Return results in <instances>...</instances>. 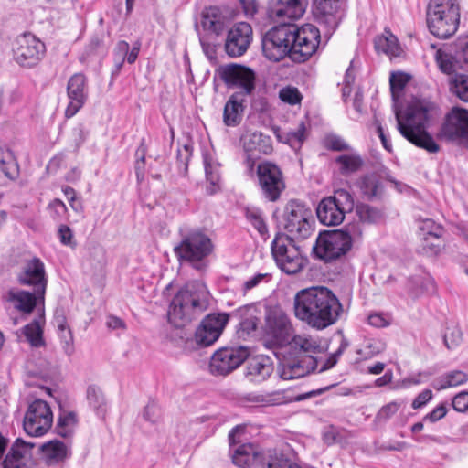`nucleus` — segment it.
I'll use <instances>...</instances> for the list:
<instances>
[{
    "label": "nucleus",
    "mask_w": 468,
    "mask_h": 468,
    "mask_svg": "<svg viewBox=\"0 0 468 468\" xmlns=\"http://www.w3.org/2000/svg\"><path fill=\"white\" fill-rule=\"evenodd\" d=\"M284 229L296 239H307L313 233L314 216L311 208L296 199L290 200L283 210Z\"/></svg>",
    "instance_id": "obj_11"
},
{
    "label": "nucleus",
    "mask_w": 468,
    "mask_h": 468,
    "mask_svg": "<svg viewBox=\"0 0 468 468\" xmlns=\"http://www.w3.org/2000/svg\"><path fill=\"white\" fill-rule=\"evenodd\" d=\"M198 37L203 52L207 58L210 60L215 59L217 57L216 42L210 39L209 35L203 34L201 31H198Z\"/></svg>",
    "instance_id": "obj_58"
},
{
    "label": "nucleus",
    "mask_w": 468,
    "mask_h": 468,
    "mask_svg": "<svg viewBox=\"0 0 468 468\" xmlns=\"http://www.w3.org/2000/svg\"><path fill=\"white\" fill-rule=\"evenodd\" d=\"M287 345H289V352L301 358L314 357L313 355L320 350L318 340L307 335H292Z\"/></svg>",
    "instance_id": "obj_35"
},
{
    "label": "nucleus",
    "mask_w": 468,
    "mask_h": 468,
    "mask_svg": "<svg viewBox=\"0 0 468 468\" xmlns=\"http://www.w3.org/2000/svg\"><path fill=\"white\" fill-rule=\"evenodd\" d=\"M386 350V344L380 339L371 338L364 342L356 353L361 360H368Z\"/></svg>",
    "instance_id": "obj_48"
},
{
    "label": "nucleus",
    "mask_w": 468,
    "mask_h": 468,
    "mask_svg": "<svg viewBox=\"0 0 468 468\" xmlns=\"http://www.w3.org/2000/svg\"><path fill=\"white\" fill-rule=\"evenodd\" d=\"M271 251L277 266L288 275L300 272L307 262L293 238L285 233L276 234L271 244Z\"/></svg>",
    "instance_id": "obj_8"
},
{
    "label": "nucleus",
    "mask_w": 468,
    "mask_h": 468,
    "mask_svg": "<svg viewBox=\"0 0 468 468\" xmlns=\"http://www.w3.org/2000/svg\"><path fill=\"white\" fill-rule=\"evenodd\" d=\"M44 460L37 463L38 468H64V463L70 458L72 452L69 444L58 440H52L38 447Z\"/></svg>",
    "instance_id": "obj_28"
},
{
    "label": "nucleus",
    "mask_w": 468,
    "mask_h": 468,
    "mask_svg": "<svg viewBox=\"0 0 468 468\" xmlns=\"http://www.w3.org/2000/svg\"><path fill=\"white\" fill-rule=\"evenodd\" d=\"M256 176L261 196L270 202H276L286 187L281 168L274 163L263 161L258 164Z\"/></svg>",
    "instance_id": "obj_15"
},
{
    "label": "nucleus",
    "mask_w": 468,
    "mask_h": 468,
    "mask_svg": "<svg viewBox=\"0 0 468 468\" xmlns=\"http://www.w3.org/2000/svg\"><path fill=\"white\" fill-rule=\"evenodd\" d=\"M374 46L377 52L384 53L388 57H399L401 53L398 38L389 30H385L382 35L377 36Z\"/></svg>",
    "instance_id": "obj_38"
},
{
    "label": "nucleus",
    "mask_w": 468,
    "mask_h": 468,
    "mask_svg": "<svg viewBox=\"0 0 468 468\" xmlns=\"http://www.w3.org/2000/svg\"><path fill=\"white\" fill-rule=\"evenodd\" d=\"M271 279V275L269 273H256L253 276L248 278L241 286V292L246 294L249 291L256 288L261 283H267Z\"/></svg>",
    "instance_id": "obj_57"
},
{
    "label": "nucleus",
    "mask_w": 468,
    "mask_h": 468,
    "mask_svg": "<svg viewBox=\"0 0 468 468\" xmlns=\"http://www.w3.org/2000/svg\"><path fill=\"white\" fill-rule=\"evenodd\" d=\"M13 58L22 68L37 66L46 54L45 44L31 33L18 36L13 44Z\"/></svg>",
    "instance_id": "obj_13"
},
{
    "label": "nucleus",
    "mask_w": 468,
    "mask_h": 468,
    "mask_svg": "<svg viewBox=\"0 0 468 468\" xmlns=\"http://www.w3.org/2000/svg\"><path fill=\"white\" fill-rule=\"evenodd\" d=\"M247 97L240 93L229 96L223 111V122L226 126L236 127L241 122Z\"/></svg>",
    "instance_id": "obj_34"
},
{
    "label": "nucleus",
    "mask_w": 468,
    "mask_h": 468,
    "mask_svg": "<svg viewBox=\"0 0 468 468\" xmlns=\"http://www.w3.org/2000/svg\"><path fill=\"white\" fill-rule=\"evenodd\" d=\"M48 209L49 210L50 217L55 221H58V222L65 219L68 216V208H67L65 203L58 198L52 200L48 204Z\"/></svg>",
    "instance_id": "obj_55"
},
{
    "label": "nucleus",
    "mask_w": 468,
    "mask_h": 468,
    "mask_svg": "<svg viewBox=\"0 0 468 468\" xmlns=\"http://www.w3.org/2000/svg\"><path fill=\"white\" fill-rule=\"evenodd\" d=\"M104 36L101 33L93 34L89 42L83 48V50L79 56V60L82 64L88 63L94 58L98 57L101 53H104Z\"/></svg>",
    "instance_id": "obj_40"
},
{
    "label": "nucleus",
    "mask_w": 468,
    "mask_h": 468,
    "mask_svg": "<svg viewBox=\"0 0 468 468\" xmlns=\"http://www.w3.org/2000/svg\"><path fill=\"white\" fill-rule=\"evenodd\" d=\"M294 314L309 326L323 330L340 318L343 305L336 295L326 287H310L294 296Z\"/></svg>",
    "instance_id": "obj_3"
},
{
    "label": "nucleus",
    "mask_w": 468,
    "mask_h": 468,
    "mask_svg": "<svg viewBox=\"0 0 468 468\" xmlns=\"http://www.w3.org/2000/svg\"><path fill=\"white\" fill-rule=\"evenodd\" d=\"M307 0H269L267 16L279 25H293L305 12Z\"/></svg>",
    "instance_id": "obj_18"
},
{
    "label": "nucleus",
    "mask_w": 468,
    "mask_h": 468,
    "mask_svg": "<svg viewBox=\"0 0 468 468\" xmlns=\"http://www.w3.org/2000/svg\"><path fill=\"white\" fill-rule=\"evenodd\" d=\"M38 315L23 328L27 340L32 346L39 347L44 345L43 326L45 324L44 308H37Z\"/></svg>",
    "instance_id": "obj_37"
},
{
    "label": "nucleus",
    "mask_w": 468,
    "mask_h": 468,
    "mask_svg": "<svg viewBox=\"0 0 468 468\" xmlns=\"http://www.w3.org/2000/svg\"><path fill=\"white\" fill-rule=\"evenodd\" d=\"M67 95L69 100L65 110V117H73L85 104L88 99V80L82 73L72 75L67 84Z\"/></svg>",
    "instance_id": "obj_25"
},
{
    "label": "nucleus",
    "mask_w": 468,
    "mask_h": 468,
    "mask_svg": "<svg viewBox=\"0 0 468 468\" xmlns=\"http://www.w3.org/2000/svg\"><path fill=\"white\" fill-rule=\"evenodd\" d=\"M357 184L362 195L367 199L380 197L383 185L377 175H366L358 180Z\"/></svg>",
    "instance_id": "obj_41"
},
{
    "label": "nucleus",
    "mask_w": 468,
    "mask_h": 468,
    "mask_svg": "<svg viewBox=\"0 0 468 468\" xmlns=\"http://www.w3.org/2000/svg\"><path fill=\"white\" fill-rule=\"evenodd\" d=\"M0 171L10 178L15 179L19 173V167L13 151L5 145L0 146Z\"/></svg>",
    "instance_id": "obj_43"
},
{
    "label": "nucleus",
    "mask_w": 468,
    "mask_h": 468,
    "mask_svg": "<svg viewBox=\"0 0 468 468\" xmlns=\"http://www.w3.org/2000/svg\"><path fill=\"white\" fill-rule=\"evenodd\" d=\"M391 316L384 313H372L367 317L370 325L378 328L388 326L391 324Z\"/></svg>",
    "instance_id": "obj_61"
},
{
    "label": "nucleus",
    "mask_w": 468,
    "mask_h": 468,
    "mask_svg": "<svg viewBox=\"0 0 468 468\" xmlns=\"http://www.w3.org/2000/svg\"><path fill=\"white\" fill-rule=\"evenodd\" d=\"M229 322L227 314H207L196 330L195 338L197 345L209 346L221 335Z\"/></svg>",
    "instance_id": "obj_22"
},
{
    "label": "nucleus",
    "mask_w": 468,
    "mask_h": 468,
    "mask_svg": "<svg viewBox=\"0 0 468 468\" xmlns=\"http://www.w3.org/2000/svg\"><path fill=\"white\" fill-rule=\"evenodd\" d=\"M16 280L20 285L32 287L38 295L45 294L48 277L44 262L37 257L25 261Z\"/></svg>",
    "instance_id": "obj_19"
},
{
    "label": "nucleus",
    "mask_w": 468,
    "mask_h": 468,
    "mask_svg": "<svg viewBox=\"0 0 468 468\" xmlns=\"http://www.w3.org/2000/svg\"><path fill=\"white\" fill-rule=\"evenodd\" d=\"M87 131L85 130V126L82 123H79L71 130V141L72 147L74 151H78L82 144L86 141L87 138Z\"/></svg>",
    "instance_id": "obj_60"
},
{
    "label": "nucleus",
    "mask_w": 468,
    "mask_h": 468,
    "mask_svg": "<svg viewBox=\"0 0 468 468\" xmlns=\"http://www.w3.org/2000/svg\"><path fill=\"white\" fill-rule=\"evenodd\" d=\"M240 143L247 154L245 164L249 173L253 171L255 165V158L250 154H270L272 152L271 138L261 132L246 129L240 136Z\"/></svg>",
    "instance_id": "obj_20"
},
{
    "label": "nucleus",
    "mask_w": 468,
    "mask_h": 468,
    "mask_svg": "<svg viewBox=\"0 0 468 468\" xmlns=\"http://www.w3.org/2000/svg\"><path fill=\"white\" fill-rule=\"evenodd\" d=\"M86 399L95 414L103 418L107 411V400L101 388L96 385H89L86 390Z\"/></svg>",
    "instance_id": "obj_39"
},
{
    "label": "nucleus",
    "mask_w": 468,
    "mask_h": 468,
    "mask_svg": "<svg viewBox=\"0 0 468 468\" xmlns=\"http://www.w3.org/2000/svg\"><path fill=\"white\" fill-rule=\"evenodd\" d=\"M229 24L228 16L218 6H208L201 12L200 21L196 25L197 32L202 28L203 34L220 36Z\"/></svg>",
    "instance_id": "obj_29"
},
{
    "label": "nucleus",
    "mask_w": 468,
    "mask_h": 468,
    "mask_svg": "<svg viewBox=\"0 0 468 468\" xmlns=\"http://www.w3.org/2000/svg\"><path fill=\"white\" fill-rule=\"evenodd\" d=\"M210 292L201 281L187 282L174 296L168 309V321L183 327L204 313L209 306Z\"/></svg>",
    "instance_id": "obj_4"
},
{
    "label": "nucleus",
    "mask_w": 468,
    "mask_h": 468,
    "mask_svg": "<svg viewBox=\"0 0 468 468\" xmlns=\"http://www.w3.org/2000/svg\"><path fill=\"white\" fill-rule=\"evenodd\" d=\"M235 316L239 318V333L246 337L254 332L260 324V311L254 305L239 308Z\"/></svg>",
    "instance_id": "obj_36"
},
{
    "label": "nucleus",
    "mask_w": 468,
    "mask_h": 468,
    "mask_svg": "<svg viewBox=\"0 0 468 468\" xmlns=\"http://www.w3.org/2000/svg\"><path fill=\"white\" fill-rule=\"evenodd\" d=\"M244 432V427L236 426L229 432V447L233 463L241 468H247L258 460L257 446L252 443L238 445L239 435Z\"/></svg>",
    "instance_id": "obj_23"
},
{
    "label": "nucleus",
    "mask_w": 468,
    "mask_h": 468,
    "mask_svg": "<svg viewBox=\"0 0 468 468\" xmlns=\"http://www.w3.org/2000/svg\"><path fill=\"white\" fill-rule=\"evenodd\" d=\"M264 332L268 337V345L283 346L293 335V327L288 315L281 308L270 307L265 314Z\"/></svg>",
    "instance_id": "obj_14"
},
{
    "label": "nucleus",
    "mask_w": 468,
    "mask_h": 468,
    "mask_svg": "<svg viewBox=\"0 0 468 468\" xmlns=\"http://www.w3.org/2000/svg\"><path fill=\"white\" fill-rule=\"evenodd\" d=\"M260 463L261 468H292L296 465L284 453L278 451H269Z\"/></svg>",
    "instance_id": "obj_46"
},
{
    "label": "nucleus",
    "mask_w": 468,
    "mask_h": 468,
    "mask_svg": "<svg viewBox=\"0 0 468 468\" xmlns=\"http://www.w3.org/2000/svg\"><path fill=\"white\" fill-rule=\"evenodd\" d=\"M362 234L363 230L357 222L349 223L339 229L324 231L319 234L313 247L314 254L325 262L339 260L351 250Z\"/></svg>",
    "instance_id": "obj_6"
},
{
    "label": "nucleus",
    "mask_w": 468,
    "mask_h": 468,
    "mask_svg": "<svg viewBox=\"0 0 468 468\" xmlns=\"http://www.w3.org/2000/svg\"><path fill=\"white\" fill-rule=\"evenodd\" d=\"M204 164L206 178L208 183L207 186V193L208 195H213L220 189V175L218 167L209 164L207 158L205 159Z\"/></svg>",
    "instance_id": "obj_51"
},
{
    "label": "nucleus",
    "mask_w": 468,
    "mask_h": 468,
    "mask_svg": "<svg viewBox=\"0 0 468 468\" xmlns=\"http://www.w3.org/2000/svg\"><path fill=\"white\" fill-rule=\"evenodd\" d=\"M358 218L366 223H377L383 218V212L368 204H358L356 207Z\"/></svg>",
    "instance_id": "obj_50"
},
{
    "label": "nucleus",
    "mask_w": 468,
    "mask_h": 468,
    "mask_svg": "<svg viewBox=\"0 0 468 468\" xmlns=\"http://www.w3.org/2000/svg\"><path fill=\"white\" fill-rule=\"evenodd\" d=\"M280 99L290 105H296L301 103L303 96L299 90L295 87L282 88L279 92Z\"/></svg>",
    "instance_id": "obj_56"
},
{
    "label": "nucleus",
    "mask_w": 468,
    "mask_h": 468,
    "mask_svg": "<svg viewBox=\"0 0 468 468\" xmlns=\"http://www.w3.org/2000/svg\"><path fill=\"white\" fill-rule=\"evenodd\" d=\"M216 73L227 88L239 90L235 93L250 96L255 90L256 74L249 67L229 63L219 66Z\"/></svg>",
    "instance_id": "obj_12"
},
{
    "label": "nucleus",
    "mask_w": 468,
    "mask_h": 468,
    "mask_svg": "<svg viewBox=\"0 0 468 468\" xmlns=\"http://www.w3.org/2000/svg\"><path fill=\"white\" fill-rule=\"evenodd\" d=\"M274 369L271 357L257 356L249 360L245 376L252 383H261L271 377Z\"/></svg>",
    "instance_id": "obj_32"
},
{
    "label": "nucleus",
    "mask_w": 468,
    "mask_h": 468,
    "mask_svg": "<svg viewBox=\"0 0 468 468\" xmlns=\"http://www.w3.org/2000/svg\"><path fill=\"white\" fill-rule=\"evenodd\" d=\"M316 367L317 362L314 357L301 358L288 352V355L280 361L277 371L281 378L292 380L306 376Z\"/></svg>",
    "instance_id": "obj_24"
},
{
    "label": "nucleus",
    "mask_w": 468,
    "mask_h": 468,
    "mask_svg": "<svg viewBox=\"0 0 468 468\" xmlns=\"http://www.w3.org/2000/svg\"><path fill=\"white\" fill-rule=\"evenodd\" d=\"M140 48L141 42L139 40L133 43L131 49L125 40H120L116 43L112 51L113 69L111 73L112 79H115L120 74L125 61L129 64H133L136 61Z\"/></svg>",
    "instance_id": "obj_30"
},
{
    "label": "nucleus",
    "mask_w": 468,
    "mask_h": 468,
    "mask_svg": "<svg viewBox=\"0 0 468 468\" xmlns=\"http://www.w3.org/2000/svg\"><path fill=\"white\" fill-rule=\"evenodd\" d=\"M321 43L320 29L312 24L302 27L279 25L269 30L262 39L264 56L278 62L285 57L292 61H307L317 50Z\"/></svg>",
    "instance_id": "obj_1"
},
{
    "label": "nucleus",
    "mask_w": 468,
    "mask_h": 468,
    "mask_svg": "<svg viewBox=\"0 0 468 468\" xmlns=\"http://www.w3.org/2000/svg\"><path fill=\"white\" fill-rule=\"evenodd\" d=\"M77 424V414L73 411L63 410L58 415L56 424V432L60 437L70 438L76 431Z\"/></svg>",
    "instance_id": "obj_42"
},
{
    "label": "nucleus",
    "mask_w": 468,
    "mask_h": 468,
    "mask_svg": "<svg viewBox=\"0 0 468 468\" xmlns=\"http://www.w3.org/2000/svg\"><path fill=\"white\" fill-rule=\"evenodd\" d=\"M306 125L304 122H301L294 131H288L284 133L285 143L289 144L292 147L301 148L303 142L306 140Z\"/></svg>",
    "instance_id": "obj_53"
},
{
    "label": "nucleus",
    "mask_w": 468,
    "mask_h": 468,
    "mask_svg": "<svg viewBox=\"0 0 468 468\" xmlns=\"http://www.w3.org/2000/svg\"><path fill=\"white\" fill-rule=\"evenodd\" d=\"M252 39V28L250 24L240 22L233 26L227 34L225 51L231 58L242 56Z\"/></svg>",
    "instance_id": "obj_26"
},
{
    "label": "nucleus",
    "mask_w": 468,
    "mask_h": 468,
    "mask_svg": "<svg viewBox=\"0 0 468 468\" xmlns=\"http://www.w3.org/2000/svg\"><path fill=\"white\" fill-rule=\"evenodd\" d=\"M467 380L468 375L465 372L462 370H453L436 378L432 386L437 390H442L464 384Z\"/></svg>",
    "instance_id": "obj_45"
},
{
    "label": "nucleus",
    "mask_w": 468,
    "mask_h": 468,
    "mask_svg": "<svg viewBox=\"0 0 468 468\" xmlns=\"http://www.w3.org/2000/svg\"><path fill=\"white\" fill-rule=\"evenodd\" d=\"M442 112L440 105L428 100H419L408 106L404 115L400 111H395L397 128L400 134L415 146L435 154L440 151V145L428 128L436 124Z\"/></svg>",
    "instance_id": "obj_2"
},
{
    "label": "nucleus",
    "mask_w": 468,
    "mask_h": 468,
    "mask_svg": "<svg viewBox=\"0 0 468 468\" xmlns=\"http://www.w3.org/2000/svg\"><path fill=\"white\" fill-rule=\"evenodd\" d=\"M420 230L423 232L421 252L427 256L438 255L441 249L440 238L443 231L442 228L431 219H425Z\"/></svg>",
    "instance_id": "obj_31"
},
{
    "label": "nucleus",
    "mask_w": 468,
    "mask_h": 468,
    "mask_svg": "<svg viewBox=\"0 0 468 468\" xmlns=\"http://www.w3.org/2000/svg\"><path fill=\"white\" fill-rule=\"evenodd\" d=\"M410 78L407 74L402 72L392 73L389 79L390 90L392 95L401 92L407 85Z\"/></svg>",
    "instance_id": "obj_59"
},
{
    "label": "nucleus",
    "mask_w": 468,
    "mask_h": 468,
    "mask_svg": "<svg viewBox=\"0 0 468 468\" xmlns=\"http://www.w3.org/2000/svg\"><path fill=\"white\" fill-rule=\"evenodd\" d=\"M250 356L245 346L222 347L211 356L209 371L214 376H226L238 368Z\"/></svg>",
    "instance_id": "obj_17"
},
{
    "label": "nucleus",
    "mask_w": 468,
    "mask_h": 468,
    "mask_svg": "<svg viewBox=\"0 0 468 468\" xmlns=\"http://www.w3.org/2000/svg\"><path fill=\"white\" fill-rule=\"evenodd\" d=\"M58 238L61 244L69 247H75L76 242L73 239V231L67 225H60L58 229Z\"/></svg>",
    "instance_id": "obj_64"
},
{
    "label": "nucleus",
    "mask_w": 468,
    "mask_h": 468,
    "mask_svg": "<svg viewBox=\"0 0 468 468\" xmlns=\"http://www.w3.org/2000/svg\"><path fill=\"white\" fill-rule=\"evenodd\" d=\"M193 147L191 144H184L177 150V164L179 169H183L185 172L187 170L188 162L192 155Z\"/></svg>",
    "instance_id": "obj_62"
},
{
    "label": "nucleus",
    "mask_w": 468,
    "mask_h": 468,
    "mask_svg": "<svg viewBox=\"0 0 468 468\" xmlns=\"http://www.w3.org/2000/svg\"><path fill=\"white\" fill-rule=\"evenodd\" d=\"M52 423L53 413L47 401L36 399L29 403L23 421L24 430L28 435L41 437L50 430Z\"/></svg>",
    "instance_id": "obj_16"
},
{
    "label": "nucleus",
    "mask_w": 468,
    "mask_h": 468,
    "mask_svg": "<svg viewBox=\"0 0 468 468\" xmlns=\"http://www.w3.org/2000/svg\"><path fill=\"white\" fill-rule=\"evenodd\" d=\"M8 302L14 304V307L23 314H30L40 303L44 304L45 294L38 295L36 292L10 290L6 294Z\"/></svg>",
    "instance_id": "obj_33"
},
{
    "label": "nucleus",
    "mask_w": 468,
    "mask_h": 468,
    "mask_svg": "<svg viewBox=\"0 0 468 468\" xmlns=\"http://www.w3.org/2000/svg\"><path fill=\"white\" fill-rule=\"evenodd\" d=\"M436 138L468 148V109L453 106L444 115Z\"/></svg>",
    "instance_id": "obj_10"
},
{
    "label": "nucleus",
    "mask_w": 468,
    "mask_h": 468,
    "mask_svg": "<svg viewBox=\"0 0 468 468\" xmlns=\"http://www.w3.org/2000/svg\"><path fill=\"white\" fill-rule=\"evenodd\" d=\"M460 8L456 0H431L427 8V25L438 38L452 37L459 27Z\"/></svg>",
    "instance_id": "obj_7"
},
{
    "label": "nucleus",
    "mask_w": 468,
    "mask_h": 468,
    "mask_svg": "<svg viewBox=\"0 0 468 468\" xmlns=\"http://www.w3.org/2000/svg\"><path fill=\"white\" fill-rule=\"evenodd\" d=\"M354 197L346 189H337L332 196L324 197L316 207L319 222L324 226H338L346 213L354 209Z\"/></svg>",
    "instance_id": "obj_9"
},
{
    "label": "nucleus",
    "mask_w": 468,
    "mask_h": 468,
    "mask_svg": "<svg viewBox=\"0 0 468 468\" xmlns=\"http://www.w3.org/2000/svg\"><path fill=\"white\" fill-rule=\"evenodd\" d=\"M35 444L16 439L3 459L4 468H38L33 458Z\"/></svg>",
    "instance_id": "obj_27"
},
{
    "label": "nucleus",
    "mask_w": 468,
    "mask_h": 468,
    "mask_svg": "<svg viewBox=\"0 0 468 468\" xmlns=\"http://www.w3.org/2000/svg\"><path fill=\"white\" fill-rule=\"evenodd\" d=\"M245 218L249 223L258 231L263 239L268 237V227L265 222L263 212L258 207H246L244 210Z\"/></svg>",
    "instance_id": "obj_47"
},
{
    "label": "nucleus",
    "mask_w": 468,
    "mask_h": 468,
    "mask_svg": "<svg viewBox=\"0 0 468 468\" xmlns=\"http://www.w3.org/2000/svg\"><path fill=\"white\" fill-rule=\"evenodd\" d=\"M179 236L180 240L173 249L177 261L199 271L207 270L215 250L207 230L199 227H182Z\"/></svg>",
    "instance_id": "obj_5"
},
{
    "label": "nucleus",
    "mask_w": 468,
    "mask_h": 468,
    "mask_svg": "<svg viewBox=\"0 0 468 468\" xmlns=\"http://www.w3.org/2000/svg\"><path fill=\"white\" fill-rule=\"evenodd\" d=\"M450 91L460 101L468 102V75L455 74L449 82Z\"/></svg>",
    "instance_id": "obj_49"
},
{
    "label": "nucleus",
    "mask_w": 468,
    "mask_h": 468,
    "mask_svg": "<svg viewBox=\"0 0 468 468\" xmlns=\"http://www.w3.org/2000/svg\"><path fill=\"white\" fill-rule=\"evenodd\" d=\"M54 324L58 330V335L66 346H69L72 341V334L68 327L67 319L62 311H56L54 316Z\"/></svg>",
    "instance_id": "obj_52"
},
{
    "label": "nucleus",
    "mask_w": 468,
    "mask_h": 468,
    "mask_svg": "<svg viewBox=\"0 0 468 468\" xmlns=\"http://www.w3.org/2000/svg\"><path fill=\"white\" fill-rule=\"evenodd\" d=\"M335 163L338 166L339 173L347 176L360 170L364 162L358 154H347L337 156Z\"/></svg>",
    "instance_id": "obj_44"
},
{
    "label": "nucleus",
    "mask_w": 468,
    "mask_h": 468,
    "mask_svg": "<svg viewBox=\"0 0 468 468\" xmlns=\"http://www.w3.org/2000/svg\"><path fill=\"white\" fill-rule=\"evenodd\" d=\"M400 403L397 401L389 402L384 405L378 412L377 419L379 421H387L392 416H394L400 407Z\"/></svg>",
    "instance_id": "obj_63"
},
{
    "label": "nucleus",
    "mask_w": 468,
    "mask_h": 468,
    "mask_svg": "<svg viewBox=\"0 0 468 468\" xmlns=\"http://www.w3.org/2000/svg\"><path fill=\"white\" fill-rule=\"evenodd\" d=\"M435 58L437 65L441 72L448 75L454 72L455 65L452 56L442 51L441 49H439L436 52Z\"/></svg>",
    "instance_id": "obj_54"
},
{
    "label": "nucleus",
    "mask_w": 468,
    "mask_h": 468,
    "mask_svg": "<svg viewBox=\"0 0 468 468\" xmlns=\"http://www.w3.org/2000/svg\"><path fill=\"white\" fill-rule=\"evenodd\" d=\"M314 15L329 38L341 21L339 0H314Z\"/></svg>",
    "instance_id": "obj_21"
}]
</instances>
